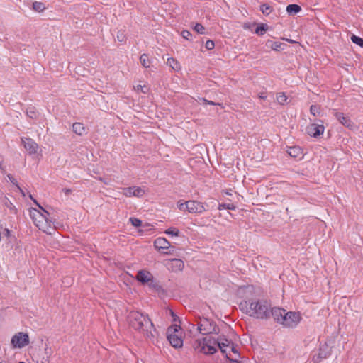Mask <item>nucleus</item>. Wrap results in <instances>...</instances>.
<instances>
[{
  "instance_id": "obj_1",
  "label": "nucleus",
  "mask_w": 363,
  "mask_h": 363,
  "mask_svg": "<svg viewBox=\"0 0 363 363\" xmlns=\"http://www.w3.org/2000/svg\"><path fill=\"white\" fill-rule=\"evenodd\" d=\"M233 343L224 336H220L217 340L211 337L197 339L193 343V348L196 353L213 354L218 347L225 357L230 359L231 354L228 352Z\"/></svg>"
},
{
  "instance_id": "obj_2",
  "label": "nucleus",
  "mask_w": 363,
  "mask_h": 363,
  "mask_svg": "<svg viewBox=\"0 0 363 363\" xmlns=\"http://www.w3.org/2000/svg\"><path fill=\"white\" fill-rule=\"evenodd\" d=\"M270 301L265 298L243 300L239 303V308L246 315L256 319L269 318Z\"/></svg>"
},
{
  "instance_id": "obj_3",
  "label": "nucleus",
  "mask_w": 363,
  "mask_h": 363,
  "mask_svg": "<svg viewBox=\"0 0 363 363\" xmlns=\"http://www.w3.org/2000/svg\"><path fill=\"white\" fill-rule=\"evenodd\" d=\"M128 320L130 325L147 339L153 340L157 333L155 326L147 315L139 311H131Z\"/></svg>"
},
{
  "instance_id": "obj_4",
  "label": "nucleus",
  "mask_w": 363,
  "mask_h": 363,
  "mask_svg": "<svg viewBox=\"0 0 363 363\" xmlns=\"http://www.w3.org/2000/svg\"><path fill=\"white\" fill-rule=\"evenodd\" d=\"M34 203L38 208H30L29 215L34 225L43 232L47 234H52L55 232L54 221L50 218L49 212L43 208L36 200Z\"/></svg>"
},
{
  "instance_id": "obj_5",
  "label": "nucleus",
  "mask_w": 363,
  "mask_h": 363,
  "mask_svg": "<svg viewBox=\"0 0 363 363\" xmlns=\"http://www.w3.org/2000/svg\"><path fill=\"white\" fill-rule=\"evenodd\" d=\"M167 335L172 347L181 348L183 346V330L180 325L174 324L169 326L167 331Z\"/></svg>"
},
{
  "instance_id": "obj_6",
  "label": "nucleus",
  "mask_w": 363,
  "mask_h": 363,
  "mask_svg": "<svg viewBox=\"0 0 363 363\" xmlns=\"http://www.w3.org/2000/svg\"><path fill=\"white\" fill-rule=\"evenodd\" d=\"M198 330L203 335L218 334L219 333V328L216 323L206 318H200L198 323Z\"/></svg>"
},
{
  "instance_id": "obj_7",
  "label": "nucleus",
  "mask_w": 363,
  "mask_h": 363,
  "mask_svg": "<svg viewBox=\"0 0 363 363\" xmlns=\"http://www.w3.org/2000/svg\"><path fill=\"white\" fill-rule=\"evenodd\" d=\"M301 316L299 312L285 311L281 324L284 327L294 328L301 322Z\"/></svg>"
},
{
  "instance_id": "obj_8",
  "label": "nucleus",
  "mask_w": 363,
  "mask_h": 363,
  "mask_svg": "<svg viewBox=\"0 0 363 363\" xmlns=\"http://www.w3.org/2000/svg\"><path fill=\"white\" fill-rule=\"evenodd\" d=\"M11 343L13 348H23L29 344V336L27 333L18 332L12 337Z\"/></svg>"
},
{
  "instance_id": "obj_9",
  "label": "nucleus",
  "mask_w": 363,
  "mask_h": 363,
  "mask_svg": "<svg viewBox=\"0 0 363 363\" xmlns=\"http://www.w3.org/2000/svg\"><path fill=\"white\" fill-rule=\"evenodd\" d=\"M186 211L190 213H202L206 211V207L201 202L189 200L186 201Z\"/></svg>"
},
{
  "instance_id": "obj_10",
  "label": "nucleus",
  "mask_w": 363,
  "mask_h": 363,
  "mask_svg": "<svg viewBox=\"0 0 363 363\" xmlns=\"http://www.w3.org/2000/svg\"><path fill=\"white\" fill-rule=\"evenodd\" d=\"M21 142L23 145L25 149L29 152L30 155H33L37 153L38 150L39 148V145L34 140L30 138H21Z\"/></svg>"
},
{
  "instance_id": "obj_11",
  "label": "nucleus",
  "mask_w": 363,
  "mask_h": 363,
  "mask_svg": "<svg viewBox=\"0 0 363 363\" xmlns=\"http://www.w3.org/2000/svg\"><path fill=\"white\" fill-rule=\"evenodd\" d=\"M269 311V318L272 315L277 323L281 324L286 310L278 307L272 308L270 304V309Z\"/></svg>"
},
{
  "instance_id": "obj_12",
  "label": "nucleus",
  "mask_w": 363,
  "mask_h": 363,
  "mask_svg": "<svg viewBox=\"0 0 363 363\" xmlns=\"http://www.w3.org/2000/svg\"><path fill=\"white\" fill-rule=\"evenodd\" d=\"M325 131V127L323 125L318 124H311L307 126V133L313 138H318V136L323 134Z\"/></svg>"
},
{
  "instance_id": "obj_13",
  "label": "nucleus",
  "mask_w": 363,
  "mask_h": 363,
  "mask_svg": "<svg viewBox=\"0 0 363 363\" xmlns=\"http://www.w3.org/2000/svg\"><path fill=\"white\" fill-rule=\"evenodd\" d=\"M136 279L143 284L150 285L153 282V276L148 271L140 270L137 273Z\"/></svg>"
},
{
  "instance_id": "obj_14",
  "label": "nucleus",
  "mask_w": 363,
  "mask_h": 363,
  "mask_svg": "<svg viewBox=\"0 0 363 363\" xmlns=\"http://www.w3.org/2000/svg\"><path fill=\"white\" fill-rule=\"evenodd\" d=\"M123 194L125 196L141 197L144 195L145 191L139 186H130L123 189Z\"/></svg>"
},
{
  "instance_id": "obj_15",
  "label": "nucleus",
  "mask_w": 363,
  "mask_h": 363,
  "mask_svg": "<svg viewBox=\"0 0 363 363\" xmlns=\"http://www.w3.org/2000/svg\"><path fill=\"white\" fill-rule=\"evenodd\" d=\"M336 119L344 126L352 128L354 125L353 122L350 117L345 116L343 113L335 111L333 113Z\"/></svg>"
},
{
  "instance_id": "obj_16",
  "label": "nucleus",
  "mask_w": 363,
  "mask_h": 363,
  "mask_svg": "<svg viewBox=\"0 0 363 363\" xmlns=\"http://www.w3.org/2000/svg\"><path fill=\"white\" fill-rule=\"evenodd\" d=\"M287 153L294 158H301L303 155V151L301 147L298 146L289 147L287 150Z\"/></svg>"
},
{
  "instance_id": "obj_17",
  "label": "nucleus",
  "mask_w": 363,
  "mask_h": 363,
  "mask_svg": "<svg viewBox=\"0 0 363 363\" xmlns=\"http://www.w3.org/2000/svg\"><path fill=\"white\" fill-rule=\"evenodd\" d=\"M154 246L158 249L166 250L170 247V243L166 238L159 237L154 241Z\"/></svg>"
},
{
  "instance_id": "obj_18",
  "label": "nucleus",
  "mask_w": 363,
  "mask_h": 363,
  "mask_svg": "<svg viewBox=\"0 0 363 363\" xmlns=\"http://www.w3.org/2000/svg\"><path fill=\"white\" fill-rule=\"evenodd\" d=\"M169 264L172 270L179 271L182 270L184 266L183 261L179 259H173L170 260Z\"/></svg>"
},
{
  "instance_id": "obj_19",
  "label": "nucleus",
  "mask_w": 363,
  "mask_h": 363,
  "mask_svg": "<svg viewBox=\"0 0 363 363\" xmlns=\"http://www.w3.org/2000/svg\"><path fill=\"white\" fill-rule=\"evenodd\" d=\"M26 116L33 120H37L40 116L39 112L34 106H29L26 110Z\"/></svg>"
},
{
  "instance_id": "obj_20",
  "label": "nucleus",
  "mask_w": 363,
  "mask_h": 363,
  "mask_svg": "<svg viewBox=\"0 0 363 363\" xmlns=\"http://www.w3.org/2000/svg\"><path fill=\"white\" fill-rule=\"evenodd\" d=\"M72 130L78 135H82L86 133V128L82 123H74L72 125Z\"/></svg>"
},
{
  "instance_id": "obj_21",
  "label": "nucleus",
  "mask_w": 363,
  "mask_h": 363,
  "mask_svg": "<svg viewBox=\"0 0 363 363\" xmlns=\"http://www.w3.org/2000/svg\"><path fill=\"white\" fill-rule=\"evenodd\" d=\"M167 65L174 71L178 72L181 69L180 64L173 57H168L166 62Z\"/></svg>"
},
{
  "instance_id": "obj_22",
  "label": "nucleus",
  "mask_w": 363,
  "mask_h": 363,
  "mask_svg": "<svg viewBox=\"0 0 363 363\" xmlns=\"http://www.w3.org/2000/svg\"><path fill=\"white\" fill-rule=\"evenodd\" d=\"M3 202H4L5 207L9 210V212L11 213H13L15 215L17 214V212H18L17 208L7 197H4Z\"/></svg>"
},
{
  "instance_id": "obj_23",
  "label": "nucleus",
  "mask_w": 363,
  "mask_h": 363,
  "mask_svg": "<svg viewBox=\"0 0 363 363\" xmlns=\"http://www.w3.org/2000/svg\"><path fill=\"white\" fill-rule=\"evenodd\" d=\"M140 62L141 65L145 68H149L150 67L151 60L147 54L141 55L140 57Z\"/></svg>"
},
{
  "instance_id": "obj_24",
  "label": "nucleus",
  "mask_w": 363,
  "mask_h": 363,
  "mask_svg": "<svg viewBox=\"0 0 363 363\" xmlns=\"http://www.w3.org/2000/svg\"><path fill=\"white\" fill-rule=\"evenodd\" d=\"M301 10L300 6L297 4H289L286 7V11L289 13H297Z\"/></svg>"
},
{
  "instance_id": "obj_25",
  "label": "nucleus",
  "mask_w": 363,
  "mask_h": 363,
  "mask_svg": "<svg viewBox=\"0 0 363 363\" xmlns=\"http://www.w3.org/2000/svg\"><path fill=\"white\" fill-rule=\"evenodd\" d=\"M288 97L284 92H279L277 94V101L281 104L284 105L287 102Z\"/></svg>"
},
{
  "instance_id": "obj_26",
  "label": "nucleus",
  "mask_w": 363,
  "mask_h": 363,
  "mask_svg": "<svg viewBox=\"0 0 363 363\" xmlns=\"http://www.w3.org/2000/svg\"><path fill=\"white\" fill-rule=\"evenodd\" d=\"M328 355L323 352L322 347L320 348L319 352L316 356H314L313 360L315 363L320 362L322 359L327 358Z\"/></svg>"
},
{
  "instance_id": "obj_27",
  "label": "nucleus",
  "mask_w": 363,
  "mask_h": 363,
  "mask_svg": "<svg viewBox=\"0 0 363 363\" xmlns=\"http://www.w3.org/2000/svg\"><path fill=\"white\" fill-rule=\"evenodd\" d=\"M33 9L38 12H42L45 9V4L42 2L35 1L33 4Z\"/></svg>"
},
{
  "instance_id": "obj_28",
  "label": "nucleus",
  "mask_w": 363,
  "mask_h": 363,
  "mask_svg": "<svg viewBox=\"0 0 363 363\" xmlns=\"http://www.w3.org/2000/svg\"><path fill=\"white\" fill-rule=\"evenodd\" d=\"M260 10L263 14L268 16L272 12V9L269 5L264 4L261 5Z\"/></svg>"
},
{
  "instance_id": "obj_29",
  "label": "nucleus",
  "mask_w": 363,
  "mask_h": 363,
  "mask_svg": "<svg viewBox=\"0 0 363 363\" xmlns=\"http://www.w3.org/2000/svg\"><path fill=\"white\" fill-rule=\"evenodd\" d=\"M351 40L353 43L358 45L361 48H363V38L355 35H352L351 36Z\"/></svg>"
},
{
  "instance_id": "obj_30",
  "label": "nucleus",
  "mask_w": 363,
  "mask_h": 363,
  "mask_svg": "<svg viewBox=\"0 0 363 363\" xmlns=\"http://www.w3.org/2000/svg\"><path fill=\"white\" fill-rule=\"evenodd\" d=\"M268 29V26L266 24L262 23L260 26H257L255 30V33L259 35H262L264 32H265Z\"/></svg>"
},
{
  "instance_id": "obj_31",
  "label": "nucleus",
  "mask_w": 363,
  "mask_h": 363,
  "mask_svg": "<svg viewBox=\"0 0 363 363\" xmlns=\"http://www.w3.org/2000/svg\"><path fill=\"white\" fill-rule=\"evenodd\" d=\"M218 210L228 209L235 210L236 206L233 203H220L218 207Z\"/></svg>"
},
{
  "instance_id": "obj_32",
  "label": "nucleus",
  "mask_w": 363,
  "mask_h": 363,
  "mask_svg": "<svg viewBox=\"0 0 363 363\" xmlns=\"http://www.w3.org/2000/svg\"><path fill=\"white\" fill-rule=\"evenodd\" d=\"M194 30L199 34H204L205 33V28L204 26L199 23H196L194 26Z\"/></svg>"
},
{
  "instance_id": "obj_33",
  "label": "nucleus",
  "mask_w": 363,
  "mask_h": 363,
  "mask_svg": "<svg viewBox=\"0 0 363 363\" xmlns=\"http://www.w3.org/2000/svg\"><path fill=\"white\" fill-rule=\"evenodd\" d=\"M164 233L172 236H178L179 235V230L176 228H169Z\"/></svg>"
},
{
  "instance_id": "obj_34",
  "label": "nucleus",
  "mask_w": 363,
  "mask_h": 363,
  "mask_svg": "<svg viewBox=\"0 0 363 363\" xmlns=\"http://www.w3.org/2000/svg\"><path fill=\"white\" fill-rule=\"evenodd\" d=\"M310 112L313 116H318L320 114V107L316 105H312L310 108Z\"/></svg>"
},
{
  "instance_id": "obj_35",
  "label": "nucleus",
  "mask_w": 363,
  "mask_h": 363,
  "mask_svg": "<svg viewBox=\"0 0 363 363\" xmlns=\"http://www.w3.org/2000/svg\"><path fill=\"white\" fill-rule=\"evenodd\" d=\"M131 224L135 227H140L142 225V221L136 218H130L129 219Z\"/></svg>"
},
{
  "instance_id": "obj_36",
  "label": "nucleus",
  "mask_w": 363,
  "mask_h": 363,
  "mask_svg": "<svg viewBox=\"0 0 363 363\" xmlns=\"http://www.w3.org/2000/svg\"><path fill=\"white\" fill-rule=\"evenodd\" d=\"M135 89L138 91V92H142V93H147L148 91V88L145 86V85H140V84H138L135 87Z\"/></svg>"
},
{
  "instance_id": "obj_37",
  "label": "nucleus",
  "mask_w": 363,
  "mask_h": 363,
  "mask_svg": "<svg viewBox=\"0 0 363 363\" xmlns=\"http://www.w3.org/2000/svg\"><path fill=\"white\" fill-rule=\"evenodd\" d=\"M281 45H282V43L280 42H271L270 48L273 50L277 51L281 48Z\"/></svg>"
},
{
  "instance_id": "obj_38",
  "label": "nucleus",
  "mask_w": 363,
  "mask_h": 363,
  "mask_svg": "<svg viewBox=\"0 0 363 363\" xmlns=\"http://www.w3.org/2000/svg\"><path fill=\"white\" fill-rule=\"evenodd\" d=\"M205 47L208 50H213L214 48V47H215V43H214V42L213 40H208L206 42Z\"/></svg>"
},
{
  "instance_id": "obj_39",
  "label": "nucleus",
  "mask_w": 363,
  "mask_h": 363,
  "mask_svg": "<svg viewBox=\"0 0 363 363\" xmlns=\"http://www.w3.org/2000/svg\"><path fill=\"white\" fill-rule=\"evenodd\" d=\"M186 201L182 202V201H179L177 203V207L181 211H186Z\"/></svg>"
},
{
  "instance_id": "obj_40",
  "label": "nucleus",
  "mask_w": 363,
  "mask_h": 363,
  "mask_svg": "<svg viewBox=\"0 0 363 363\" xmlns=\"http://www.w3.org/2000/svg\"><path fill=\"white\" fill-rule=\"evenodd\" d=\"M181 35L186 40H189V38L191 36V33L187 30H182Z\"/></svg>"
},
{
  "instance_id": "obj_41",
  "label": "nucleus",
  "mask_w": 363,
  "mask_h": 363,
  "mask_svg": "<svg viewBox=\"0 0 363 363\" xmlns=\"http://www.w3.org/2000/svg\"><path fill=\"white\" fill-rule=\"evenodd\" d=\"M125 39V36L122 31H119L117 33V40L120 42H123Z\"/></svg>"
},
{
  "instance_id": "obj_42",
  "label": "nucleus",
  "mask_w": 363,
  "mask_h": 363,
  "mask_svg": "<svg viewBox=\"0 0 363 363\" xmlns=\"http://www.w3.org/2000/svg\"><path fill=\"white\" fill-rule=\"evenodd\" d=\"M201 100L206 105H207V104H208V105H213V106H216V105L220 106V105L219 103H215V102H213L212 101L207 100V99H206L204 98H202Z\"/></svg>"
},
{
  "instance_id": "obj_43",
  "label": "nucleus",
  "mask_w": 363,
  "mask_h": 363,
  "mask_svg": "<svg viewBox=\"0 0 363 363\" xmlns=\"http://www.w3.org/2000/svg\"><path fill=\"white\" fill-rule=\"evenodd\" d=\"M7 177L9 178V179L10 180V182L13 184L15 185L16 186L17 185H18L17 181L16 180V179L11 174H9L7 175Z\"/></svg>"
},
{
  "instance_id": "obj_44",
  "label": "nucleus",
  "mask_w": 363,
  "mask_h": 363,
  "mask_svg": "<svg viewBox=\"0 0 363 363\" xmlns=\"http://www.w3.org/2000/svg\"><path fill=\"white\" fill-rule=\"evenodd\" d=\"M229 350H230V351L235 354V357H240V354H239L238 350H236V348L234 347L233 344L231 345V347H230Z\"/></svg>"
},
{
  "instance_id": "obj_45",
  "label": "nucleus",
  "mask_w": 363,
  "mask_h": 363,
  "mask_svg": "<svg viewBox=\"0 0 363 363\" xmlns=\"http://www.w3.org/2000/svg\"><path fill=\"white\" fill-rule=\"evenodd\" d=\"M10 230L7 228H4V231L1 233V235L4 234V235H6V237H9L10 236Z\"/></svg>"
},
{
  "instance_id": "obj_46",
  "label": "nucleus",
  "mask_w": 363,
  "mask_h": 363,
  "mask_svg": "<svg viewBox=\"0 0 363 363\" xmlns=\"http://www.w3.org/2000/svg\"><path fill=\"white\" fill-rule=\"evenodd\" d=\"M259 98L261 99H265L267 98V94L265 92H261L259 94Z\"/></svg>"
},
{
  "instance_id": "obj_47",
  "label": "nucleus",
  "mask_w": 363,
  "mask_h": 363,
  "mask_svg": "<svg viewBox=\"0 0 363 363\" xmlns=\"http://www.w3.org/2000/svg\"><path fill=\"white\" fill-rule=\"evenodd\" d=\"M16 188L18 189V190L20 191V193L23 196H25V193L23 191V190L19 186V185H17L16 186Z\"/></svg>"
},
{
  "instance_id": "obj_48",
  "label": "nucleus",
  "mask_w": 363,
  "mask_h": 363,
  "mask_svg": "<svg viewBox=\"0 0 363 363\" xmlns=\"http://www.w3.org/2000/svg\"><path fill=\"white\" fill-rule=\"evenodd\" d=\"M228 359L231 361V363H241L236 358H235V359H233L230 356V359Z\"/></svg>"
},
{
  "instance_id": "obj_49",
  "label": "nucleus",
  "mask_w": 363,
  "mask_h": 363,
  "mask_svg": "<svg viewBox=\"0 0 363 363\" xmlns=\"http://www.w3.org/2000/svg\"><path fill=\"white\" fill-rule=\"evenodd\" d=\"M29 197L34 201V200H35L31 194L29 195Z\"/></svg>"
},
{
  "instance_id": "obj_50",
  "label": "nucleus",
  "mask_w": 363,
  "mask_h": 363,
  "mask_svg": "<svg viewBox=\"0 0 363 363\" xmlns=\"http://www.w3.org/2000/svg\"><path fill=\"white\" fill-rule=\"evenodd\" d=\"M29 197L34 201V200H35L31 194L29 195Z\"/></svg>"
},
{
  "instance_id": "obj_51",
  "label": "nucleus",
  "mask_w": 363,
  "mask_h": 363,
  "mask_svg": "<svg viewBox=\"0 0 363 363\" xmlns=\"http://www.w3.org/2000/svg\"><path fill=\"white\" fill-rule=\"evenodd\" d=\"M170 313H171V315H172V316H174V312H173L172 310L170 311Z\"/></svg>"
},
{
  "instance_id": "obj_52",
  "label": "nucleus",
  "mask_w": 363,
  "mask_h": 363,
  "mask_svg": "<svg viewBox=\"0 0 363 363\" xmlns=\"http://www.w3.org/2000/svg\"><path fill=\"white\" fill-rule=\"evenodd\" d=\"M0 168L1 169L2 168V161L0 160Z\"/></svg>"
},
{
  "instance_id": "obj_53",
  "label": "nucleus",
  "mask_w": 363,
  "mask_h": 363,
  "mask_svg": "<svg viewBox=\"0 0 363 363\" xmlns=\"http://www.w3.org/2000/svg\"><path fill=\"white\" fill-rule=\"evenodd\" d=\"M65 192H66L67 194H68V193H69V192H70V190H69V189H66V190H65Z\"/></svg>"
},
{
  "instance_id": "obj_54",
  "label": "nucleus",
  "mask_w": 363,
  "mask_h": 363,
  "mask_svg": "<svg viewBox=\"0 0 363 363\" xmlns=\"http://www.w3.org/2000/svg\"><path fill=\"white\" fill-rule=\"evenodd\" d=\"M225 194H228V195H231V194L230 192H228V191H226Z\"/></svg>"
}]
</instances>
